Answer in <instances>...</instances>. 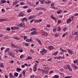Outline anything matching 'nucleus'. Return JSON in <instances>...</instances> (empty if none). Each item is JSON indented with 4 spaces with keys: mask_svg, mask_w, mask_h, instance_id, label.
<instances>
[{
    "mask_svg": "<svg viewBox=\"0 0 78 78\" xmlns=\"http://www.w3.org/2000/svg\"><path fill=\"white\" fill-rule=\"evenodd\" d=\"M47 52V50L44 48L42 49V51H41V53L43 55H44L45 54V53Z\"/></svg>",
    "mask_w": 78,
    "mask_h": 78,
    "instance_id": "1",
    "label": "nucleus"
},
{
    "mask_svg": "<svg viewBox=\"0 0 78 78\" xmlns=\"http://www.w3.org/2000/svg\"><path fill=\"white\" fill-rule=\"evenodd\" d=\"M44 72L46 73V74H47L49 72V68H44Z\"/></svg>",
    "mask_w": 78,
    "mask_h": 78,
    "instance_id": "2",
    "label": "nucleus"
},
{
    "mask_svg": "<svg viewBox=\"0 0 78 78\" xmlns=\"http://www.w3.org/2000/svg\"><path fill=\"white\" fill-rule=\"evenodd\" d=\"M18 27H25V24L24 23H22L18 25Z\"/></svg>",
    "mask_w": 78,
    "mask_h": 78,
    "instance_id": "3",
    "label": "nucleus"
},
{
    "mask_svg": "<svg viewBox=\"0 0 78 78\" xmlns=\"http://www.w3.org/2000/svg\"><path fill=\"white\" fill-rule=\"evenodd\" d=\"M67 51H68L69 53H70L71 55H73L74 54V53L72 51V50H70L69 49H67Z\"/></svg>",
    "mask_w": 78,
    "mask_h": 78,
    "instance_id": "4",
    "label": "nucleus"
},
{
    "mask_svg": "<svg viewBox=\"0 0 78 78\" xmlns=\"http://www.w3.org/2000/svg\"><path fill=\"white\" fill-rule=\"evenodd\" d=\"M37 34V31L36 30L33 31L30 33L31 35H34L35 34Z\"/></svg>",
    "mask_w": 78,
    "mask_h": 78,
    "instance_id": "5",
    "label": "nucleus"
},
{
    "mask_svg": "<svg viewBox=\"0 0 78 78\" xmlns=\"http://www.w3.org/2000/svg\"><path fill=\"white\" fill-rule=\"evenodd\" d=\"M65 66H66V68H67V69H68L70 71H72V68H70V66H69V65H65Z\"/></svg>",
    "mask_w": 78,
    "mask_h": 78,
    "instance_id": "6",
    "label": "nucleus"
},
{
    "mask_svg": "<svg viewBox=\"0 0 78 78\" xmlns=\"http://www.w3.org/2000/svg\"><path fill=\"white\" fill-rule=\"evenodd\" d=\"M8 54H9V55L12 56L13 58H15V56L13 55V54H12V53H10L9 52H8Z\"/></svg>",
    "mask_w": 78,
    "mask_h": 78,
    "instance_id": "7",
    "label": "nucleus"
},
{
    "mask_svg": "<svg viewBox=\"0 0 78 78\" xmlns=\"http://www.w3.org/2000/svg\"><path fill=\"white\" fill-rule=\"evenodd\" d=\"M36 17V16H30L29 18V19H31L32 18H35V17Z\"/></svg>",
    "mask_w": 78,
    "mask_h": 78,
    "instance_id": "8",
    "label": "nucleus"
},
{
    "mask_svg": "<svg viewBox=\"0 0 78 78\" xmlns=\"http://www.w3.org/2000/svg\"><path fill=\"white\" fill-rule=\"evenodd\" d=\"M72 22V20H71L70 18H69V19L67 21V23H69V22Z\"/></svg>",
    "mask_w": 78,
    "mask_h": 78,
    "instance_id": "9",
    "label": "nucleus"
},
{
    "mask_svg": "<svg viewBox=\"0 0 78 78\" xmlns=\"http://www.w3.org/2000/svg\"><path fill=\"white\" fill-rule=\"evenodd\" d=\"M9 76L10 77H11V78H15L16 77L13 76L12 75V73H10L9 74Z\"/></svg>",
    "mask_w": 78,
    "mask_h": 78,
    "instance_id": "10",
    "label": "nucleus"
},
{
    "mask_svg": "<svg viewBox=\"0 0 78 78\" xmlns=\"http://www.w3.org/2000/svg\"><path fill=\"white\" fill-rule=\"evenodd\" d=\"M47 2H45V3H46V4H50V3H51V1H50V0H48L47 1Z\"/></svg>",
    "mask_w": 78,
    "mask_h": 78,
    "instance_id": "11",
    "label": "nucleus"
},
{
    "mask_svg": "<svg viewBox=\"0 0 78 78\" xmlns=\"http://www.w3.org/2000/svg\"><path fill=\"white\" fill-rule=\"evenodd\" d=\"M6 3V1L5 0L2 1L1 2L0 4H2V3Z\"/></svg>",
    "mask_w": 78,
    "mask_h": 78,
    "instance_id": "12",
    "label": "nucleus"
},
{
    "mask_svg": "<svg viewBox=\"0 0 78 78\" xmlns=\"http://www.w3.org/2000/svg\"><path fill=\"white\" fill-rule=\"evenodd\" d=\"M22 70V69H20V68H17L16 69V71L17 72H19L20 71H21Z\"/></svg>",
    "mask_w": 78,
    "mask_h": 78,
    "instance_id": "13",
    "label": "nucleus"
},
{
    "mask_svg": "<svg viewBox=\"0 0 78 78\" xmlns=\"http://www.w3.org/2000/svg\"><path fill=\"white\" fill-rule=\"evenodd\" d=\"M36 70H37V66H34V72H36Z\"/></svg>",
    "mask_w": 78,
    "mask_h": 78,
    "instance_id": "14",
    "label": "nucleus"
},
{
    "mask_svg": "<svg viewBox=\"0 0 78 78\" xmlns=\"http://www.w3.org/2000/svg\"><path fill=\"white\" fill-rule=\"evenodd\" d=\"M14 75L16 77H17L18 75H19V73H14Z\"/></svg>",
    "mask_w": 78,
    "mask_h": 78,
    "instance_id": "15",
    "label": "nucleus"
},
{
    "mask_svg": "<svg viewBox=\"0 0 78 78\" xmlns=\"http://www.w3.org/2000/svg\"><path fill=\"white\" fill-rule=\"evenodd\" d=\"M0 67H1V68H3V67H4V64H3V63H2L0 65Z\"/></svg>",
    "mask_w": 78,
    "mask_h": 78,
    "instance_id": "16",
    "label": "nucleus"
},
{
    "mask_svg": "<svg viewBox=\"0 0 78 78\" xmlns=\"http://www.w3.org/2000/svg\"><path fill=\"white\" fill-rule=\"evenodd\" d=\"M48 48L49 50H51L54 48V47L52 46H49L48 47Z\"/></svg>",
    "mask_w": 78,
    "mask_h": 78,
    "instance_id": "17",
    "label": "nucleus"
},
{
    "mask_svg": "<svg viewBox=\"0 0 78 78\" xmlns=\"http://www.w3.org/2000/svg\"><path fill=\"white\" fill-rule=\"evenodd\" d=\"M59 36V34H58L57 33H56L55 35V37H57L58 36Z\"/></svg>",
    "mask_w": 78,
    "mask_h": 78,
    "instance_id": "18",
    "label": "nucleus"
},
{
    "mask_svg": "<svg viewBox=\"0 0 78 78\" xmlns=\"http://www.w3.org/2000/svg\"><path fill=\"white\" fill-rule=\"evenodd\" d=\"M72 67H73V68L74 69H75V67H76V65L74 64H73L71 65Z\"/></svg>",
    "mask_w": 78,
    "mask_h": 78,
    "instance_id": "19",
    "label": "nucleus"
},
{
    "mask_svg": "<svg viewBox=\"0 0 78 78\" xmlns=\"http://www.w3.org/2000/svg\"><path fill=\"white\" fill-rule=\"evenodd\" d=\"M62 12V10H60V9L59 10V11H58L57 12V14H60V13H61Z\"/></svg>",
    "mask_w": 78,
    "mask_h": 78,
    "instance_id": "20",
    "label": "nucleus"
},
{
    "mask_svg": "<svg viewBox=\"0 0 78 78\" xmlns=\"http://www.w3.org/2000/svg\"><path fill=\"white\" fill-rule=\"evenodd\" d=\"M9 48H7L6 49V50L5 51V53H6L7 51H9Z\"/></svg>",
    "mask_w": 78,
    "mask_h": 78,
    "instance_id": "21",
    "label": "nucleus"
},
{
    "mask_svg": "<svg viewBox=\"0 0 78 78\" xmlns=\"http://www.w3.org/2000/svg\"><path fill=\"white\" fill-rule=\"evenodd\" d=\"M26 72V71L25 70H24L23 71V76H25V75Z\"/></svg>",
    "mask_w": 78,
    "mask_h": 78,
    "instance_id": "22",
    "label": "nucleus"
},
{
    "mask_svg": "<svg viewBox=\"0 0 78 78\" xmlns=\"http://www.w3.org/2000/svg\"><path fill=\"white\" fill-rule=\"evenodd\" d=\"M20 16H24V14H23V13L22 12H21L20 14Z\"/></svg>",
    "mask_w": 78,
    "mask_h": 78,
    "instance_id": "23",
    "label": "nucleus"
},
{
    "mask_svg": "<svg viewBox=\"0 0 78 78\" xmlns=\"http://www.w3.org/2000/svg\"><path fill=\"white\" fill-rule=\"evenodd\" d=\"M6 30L7 31H9L11 30V29H10V28L8 27L6 29Z\"/></svg>",
    "mask_w": 78,
    "mask_h": 78,
    "instance_id": "24",
    "label": "nucleus"
},
{
    "mask_svg": "<svg viewBox=\"0 0 78 78\" xmlns=\"http://www.w3.org/2000/svg\"><path fill=\"white\" fill-rule=\"evenodd\" d=\"M73 62L74 64H76V62H78V60L76 59L75 60L73 61Z\"/></svg>",
    "mask_w": 78,
    "mask_h": 78,
    "instance_id": "25",
    "label": "nucleus"
},
{
    "mask_svg": "<svg viewBox=\"0 0 78 78\" xmlns=\"http://www.w3.org/2000/svg\"><path fill=\"white\" fill-rule=\"evenodd\" d=\"M59 78V76L58 75H55L54 77V78Z\"/></svg>",
    "mask_w": 78,
    "mask_h": 78,
    "instance_id": "26",
    "label": "nucleus"
},
{
    "mask_svg": "<svg viewBox=\"0 0 78 78\" xmlns=\"http://www.w3.org/2000/svg\"><path fill=\"white\" fill-rule=\"evenodd\" d=\"M57 54H58V52L57 51L55 53H53L52 55H55V56H56V55H57Z\"/></svg>",
    "mask_w": 78,
    "mask_h": 78,
    "instance_id": "27",
    "label": "nucleus"
},
{
    "mask_svg": "<svg viewBox=\"0 0 78 78\" xmlns=\"http://www.w3.org/2000/svg\"><path fill=\"white\" fill-rule=\"evenodd\" d=\"M56 29H57V27H55V28H54L53 29V31H54V32H55L56 31Z\"/></svg>",
    "mask_w": 78,
    "mask_h": 78,
    "instance_id": "28",
    "label": "nucleus"
},
{
    "mask_svg": "<svg viewBox=\"0 0 78 78\" xmlns=\"http://www.w3.org/2000/svg\"><path fill=\"white\" fill-rule=\"evenodd\" d=\"M42 12H40L38 14L37 16H39L40 15H41V14H42Z\"/></svg>",
    "mask_w": 78,
    "mask_h": 78,
    "instance_id": "29",
    "label": "nucleus"
},
{
    "mask_svg": "<svg viewBox=\"0 0 78 78\" xmlns=\"http://www.w3.org/2000/svg\"><path fill=\"white\" fill-rule=\"evenodd\" d=\"M11 45L12 47H13V48H14V46L15 45L13 43H12L11 44Z\"/></svg>",
    "mask_w": 78,
    "mask_h": 78,
    "instance_id": "30",
    "label": "nucleus"
},
{
    "mask_svg": "<svg viewBox=\"0 0 78 78\" xmlns=\"http://www.w3.org/2000/svg\"><path fill=\"white\" fill-rule=\"evenodd\" d=\"M75 35H76V36L78 35V32H75Z\"/></svg>",
    "mask_w": 78,
    "mask_h": 78,
    "instance_id": "31",
    "label": "nucleus"
},
{
    "mask_svg": "<svg viewBox=\"0 0 78 78\" xmlns=\"http://www.w3.org/2000/svg\"><path fill=\"white\" fill-rule=\"evenodd\" d=\"M55 5V3H52L51 4V7H52V6H53Z\"/></svg>",
    "mask_w": 78,
    "mask_h": 78,
    "instance_id": "32",
    "label": "nucleus"
},
{
    "mask_svg": "<svg viewBox=\"0 0 78 78\" xmlns=\"http://www.w3.org/2000/svg\"><path fill=\"white\" fill-rule=\"evenodd\" d=\"M31 11V9H29L27 10L28 12H30Z\"/></svg>",
    "mask_w": 78,
    "mask_h": 78,
    "instance_id": "33",
    "label": "nucleus"
},
{
    "mask_svg": "<svg viewBox=\"0 0 78 78\" xmlns=\"http://www.w3.org/2000/svg\"><path fill=\"white\" fill-rule=\"evenodd\" d=\"M57 31H61V28H60V27H58L57 28Z\"/></svg>",
    "mask_w": 78,
    "mask_h": 78,
    "instance_id": "34",
    "label": "nucleus"
},
{
    "mask_svg": "<svg viewBox=\"0 0 78 78\" xmlns=\"http://www.w3.org/2000/svg\"><path fill=\"white\" fill-rule=\"evenodd\" d=\"M37 10H39L41 9V7H38L36 8Z\"/></svg>",
    "mask_w": 78,
    "mask_h": 78,
    "instance_id": "35",
    "label": "nucleus"
},
{
    "mask_svg": "<svg viewBox=\"0 0 78 78\" xmlns=\"http://www.w3.org/2000/svg\"><path fill=\"white\" fill-rule=\"evenodd\" d=\"M34 30H36L35 28H32V29H31V31H33Z\"/></svg>",
    "mask_w": 78,
    "mask_h": 78,
    "instance_id": "36",
    "label": "nucleus"
},
{
    "mask_svg": "<svg viewBox=\"0 0 78 78\" xmlns=\"http://www.w3.org/2000/svg\"><path fill=\"white\" fill-rule=\"evenodd\" d=\"M41 21H42V19H40V20H37V22H41Z\"/></svg>",
    "mask_w": 78,
    "mask_h": 78,
    "instance_id": "37",
    "label": "nucleus"
},
{
    "mask_svg": "<svg viewBox=\"0 0 78 78\" xmlns=\"http://www.w3.org/2000/svg\"><path fill=\"white\" fill-rule=\"evenodd\" d=\"M5 48V47H2L1 48V50H4Z\"/></svg>",
    "mask_w": 78,
    "mask_h": 78,
    "instance_id": "38",
    "label": "nucleus"
},
{
    "mask_svg": "<svg viewBox=\"0 0 78 78\" xmlns=\"http://www.w3.org/2000/svg\"><path fill=\"white\" fill-rule=\"evenodd\" d=\"M20 4L21 5H25V3H24V2H22L21 3H20Z\"/></svg>",
    "mask_w": 78,
    "mask_h": 78,
    "instance_id": "39",
    "label": "nucleus"
},
{
    "mask_svg": "<svg viewBox=\"0 0 78 78\" xmlns=\"http://www.w3.org/2000/svg\"><path fill=\"white\" fill-rule=\"evenodd\" d=\"M44 36H47V33H45L44 32Z\"/></svg>",
    "mask_w": 78,
    "mask_h": 78,
    "instance_id": "40",
    "label": "nucleus"
},
{
    "mask_svg": "<svg viewBox=\"0 0 78 78\" xmlns=\"http://www.w3.org/2000/svg\"><path fill=\"white\" fill-rule=\"evenodd\" d=\"M5 19H1L0 20V22H2V21H5Z\"/></svg>",
    "mask_w": 78,
    "mask_h": 78,
    "instance_id": "41",
    "label": "nucleus"
},
{
    "mask_svg": "<svg viewBox=\"0 0 78 78\" xmlns=\"http://www.w3.org/2000/svg\"><path fill=\"white\" fill-rule=\"evenodd\" d=\"M63 30L64 31H66V30H67V28H66V27H64L63 29Z\"/></svg>",
    "mask_w": 78,
    "mask_h": 78,
    "instance_id": "42",
    "label": "nucleus"
},
{
    "mask_svg": "<svg viewBox=\"0 0 78 78\" xmlns=\"http://www.w3.org/2000/svg\"><path fill=\"white\" fill-rule=\"evenodd\" d=\"M34 20H35V19H33V20H31V21H30V23H32V22L33 21H34Z\"/></svg>",
    "mask_w": 78,
    "mask_h": 78,
    "instance_id": "43",
    "label": "nucleus"
},
{
    "mask_svg": "<svg viewBox=\"0 0 78 78\" xmlns=\"http://www.w3.org/2000/svg\"><path fill=\"white\" fill-rule=\"evenodd\" d=\"M72 76H68L67 77H65L64 78H71Z\"/></svg>",
    "mask_w": 78,
    "mask_h": 78,
    "instance_id": "44",
    "label": "nucleus"
},
{
    "mask_svg": "<svg viewBox=\"0 0 78 78\" xmlns=\"http://www.w3.org/2000/svg\"><path fill=\"white\" fill-rule=\"evenodd\" d=\"M61 50L63 51V52H66V51H67L66 50H64L63 49H62Z\"/></svg>",
    "mask_w": 78,
    "mask_h": 78,
    "instance_id": "45",
    "label": "nucleus"
},
{
    "mask_svg": "<svg viewBox=\"0 0 78 78\" xmlns=\"http://www.w3.org/2000/svg\"><path fill=\"white\" fill-rule=\"evenodd\" d=\"M29 41H31V42H32L33 41V39H32V38H30V39L29 40Z\"/></svg>",
    "mask_w": 78,
    "mask_h": 78,
    "instance_id": "46",
    "label": "nucleus"
},
{
    "mask_svg": "<svg viewBox=\"0 0 78 78\" xmlns=\"http://www.w3.org/2000/svg\"><path fill=\"white\" fill-rule=\"evenodd\" d=\"M28 59H32V58H31V57H30V56H28Z\"/></svg>",
    "mask_w": 78,
    "mask_h": 78,
    "instance_id": "47",
    "label": "nucleus"
},
{
    "mask_svg": "<svg viewBox=\"0 0 78 78\" xmlns=\"http://www.w3.org/2000/svg\"><path fill=\"white\" fill-rule=\"evenodd\" d=\"M61 22V20H58V24H59Z\"/></svg>",
    "mask_w": 78,
    "mask_h": 78,
    "instance_id": "48",
    "label": "nucleus"
},
{
    "mask_svg": "<svg viewBox=\"0 0 78 78\" xmlns=\"http://www.w3.org/2000/svg\"><path fill=\"white\" fill-rule=\"evenodd\" d=\"M23 8H28V6H24Z\"/></svg>",
    "mask_w": 78,
    "mask_h": 78,
    "instance_id": "49",
    "label": "nucleus"
},
{
    "mask_svg": "<svg viewBox=\"0 0 78 78\" xmlns=\"http://www.w3.org/2000/svg\"><path fill=\"white\" fill-rule=\"evenodd\" d=\"M5 10H4V9H2V12H5Z\"/></svg>",
    "mask_w": 78,
    "mask_h": 78,
    "instance_id": "50",
    "label": "nucleus"
},
{
    "mask_svg": "<svg viewBox=\"0 0 78 78\" xmlns=\"http://www.w3.org/2000/svg\"><path fill=\"white\" fill-rule=\"evenodd\" d=\"M38 42L39 43V44L42 45V43H41V41H40Z\"/></svg>",
    "mask_w": 78,
    "mask_h": 78,
    "instance_id": "51",
    "label": "nucleus"
},
{
    "mask_svg": "<svg viewBox=\"0 0 78 78\" xmlns=\"http://www.w3.org/2000/svg\"><path fill=\"white\" fill-rule=\"evenodd\" d=\"M11 62H10V63H12V64H13V63H14V61L13 60H11L10 61Z\"/></svg>",
    "mask_w": 78,
    "mask_h": 78,
    "instance_id": "52",
    "label": "nucleus"
},
{
    "mask_svg": "<svg viewBox=\"0 0 78 78\" xmlns=\"http://www.w3.org/2000/svg\"><path fill=\"white\" fill-rule=\"evenodd\" d=\"M11 30H15V27H11Z\"/></svg>",
    "mask_w": 78,
    "mask_h": 78,
    "instance_id": "53",
    "label": "nucleus"
},
{
    "mask_svg": "<svg viewBox=\"0 0 78 78\" xmlns=\"http://www.w3.org/2000/svg\"><path fill=\"white\" fill-rule=\"evenodd\" d=\"M25 45L26 46H28L29 44L28 43H25Z\"/></svg>",
    "mask_w": 78,
    "mask_h": 78,
    "instance_id": "54",
    "label": "nucleus"
},
{
    "mask_svg": "<svg viewBox=\"0 0 78 78\" xmlns=\"http://www.w3.org/2000/svg\"><path fill=\"white\" fill-rule=\"evenodd\" d=\"M78 69V67L76 66V67H75V68H74V69H75V70H76V69Z\"/></svg>",
    "mask_w": 78,
    "mask_h": 78,
    "instance_id": "55",
    "label": "nucleus"
},
{
    "mask_svg": "<svg viewBox=\"0 0 78 78\" xmlns=\"http://www.w3.org/2000/svg\"><path fill=\"white\" fill-rule=\"evenodd\" d=\"M26 18H23V20H22V21H25V19H26Z\"/></svg>",
    "mask_w": 78,
    "mask_h": 78,
    "instance_id": "56",
    "label": "nucleus"
},
{
    "mask_svg": "<svg viewBox=\"0 0 78 78\" xmlns=\"http://www.w3.org/2000/svg\"><path fill=\"white\" fill-rule=\"evenodd\" d=\"M34 75H32L30 76L31 78H34Z\"/></svg>",
    "mask_w": 78,
    "mask_h": 78,
    "instance_id": "57",
    "label": "nucleus"
},
{
    "mask_svg": "<svg viewBox=\"0 0 78 78\" xmlns=\"http://www.w3.org/2000/svg\"><path fill=\"white\" fill-rule=\"evenodd\" d=\"M61 58V56H59L58 57H57V59H60Z\"/></svg>",
    "mask_w": 78,
    "mask_h": 78,
    "instance_id": "58",
    "label": "nucleus"
},
{
    "mask_svg": "<svg viewBox=\"0 0 78 78\" xmlns=\"http://www.w3.org/2000/svg\"><path fill=\"white\" fill-rule=\"evenodd\" d=\"M53 19L55 20V21H56V18L55 17H54Z\"/></svg>",
    "mask_w": 78,
    "mask_h": 78,
    "instance_id": "59",
    "label": "nucleus"
},
{
    "mask_svg": "<svg viewBox=\"0 0 78 78\" xmlns=\"http://www.w3.org/2000/svg\"><path fill=\"white\" fill-rule=\"evenodd\" d=\"M15 29H19V28L18 27H15Z\"/></svg>",
    "mask_w": 78,
    "mask_h": 78,
    "instance_id": "60",
    "label": "nucleus"
},
{
    "mask_svg": "<svg viewBox=\"0 0 78 78\" xmlns=\"http://www.w3.org/2000/svg\"><path fill=\"white\" fill-rule=\"evenodd\" d=\"M21 67L22 68H24V67H25V65H22Z\"/></svg>",
    "mask_w": 78,
    "mask_h": 78,
    "instance_id": "61",
    "label": "nucleus"
},
{
    "mask_svg": "<svg viewBox=\"0 0 78 78\" xmlns=\"http://www.w3.org/2000/svg\"><path fill=\"white\" fill-rule=\"evenodd\" d=\"M20 58H22L23 57V55H22L21 56H20Z\"/></svg>",
    "mask_w": 78,
    "mask_h": 78,
    "instance_id": "62",
    "label": "nucleus"
},
{
    "mask_svg": "<svg viewBox=\"0 0 78 78\" xmlns=\"http://www.w3.org/2000/svg\"><path fill=\"white\" fill-rule=\"evenodd\" d=\"M22 74H20V76H19V78H22Z\"/></svg>",
    "mask_w": 78,
    "mask_h": 78,
    "instance_id": "63",
    "label": "nucleus"
},
{
    "mask_svg": "<svg viewBox=\"0 0 78 78\" xmlns=\"http://www.w3.org/2000/svg\"><path fill=\"white\" fill-rule=\"evenodd\" d=\"M27 39V36H25L24 37V40H25V39Z\"/></svg>",
    "mask_w": 78,
    "mask_h": 78,
    "instance_id": "64",
    "label": "nucleus"
}]
</instances>
